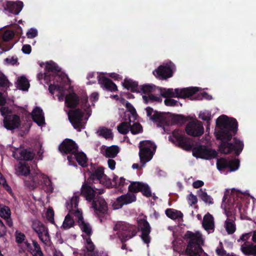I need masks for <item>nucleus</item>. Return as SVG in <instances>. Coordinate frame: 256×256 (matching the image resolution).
I'll list each match as a JSON object with an SVG mask.
<instances>
[{
  "instance_id": "f257e3e1",
  "label": "nucleus",
  "mask_w": 256,
  "mask_h": 256,
  "mask_svg": "<svg viewBox=\"0 0 256 256\" xmlns=\"http://www.w3.org/2000/svg\"><path fill=\"white\" fill-rule=\"evenodd\" d=\"M216 124L220 128V130L215 133L217 139L221 140L220 151L224 154H228L234 151L236 154L238 155L244 148L242 142L234 138V144L228 142L231 140L232 134H235L237 130L238 122L236 119L222 115L217 118Z\"/></svg>"
},
{
  "instance_id": "f03ea898",
  "label": "nucleus",
  "mask_w": 256,
  "mask_h": 256,
  "mask_svg": "<svg viewBox=\"0 0 256 256\" xmlns=\"http://www.w3.org/2000/svg\"><path fill=\"white\" fill-rule=\"evenodd\" d=\"M137 232L136 226L126 222L118 221L114 225L112 233L110 234V238L112 240H119L124 242L136 236Z\"/></svg>"
},
{
  "instance_id": "7ed1b4c3",
  "label": "nucleus",
  "mask_w": 256,
  "mask_h": 256,
  "mask_svg": "<svg viewBox=\"0 0 256 256\" xmlns=\"http://www.w3.org/2000/svg\"><path fill=\"white\" fill-rule=\"evenodd\" d=\"M184 238L188 243L186 252L190 256H208L202 250L201 245L204 244L202 234L199 232L195 233L188 232Z\"/></svg>"
},
{
  "instance_id": "20e7f679",
  "label": "nucleus",
  "mask_w": 256,
  "mask_h": 256,
  "mask_svg": "<svg viewBox=\"0 0 256 256\" xmlns=\"http://www.w3.org/2000/svg\"><path fill=\"white\" fill-rule=\"evenodd\" d=\"M79 201V196L74 195L70 200L66 203V208L69 212L74 214L78 218V226L83 232L84 237H90L92 234V229L89 223L84 220L82 211L78 209V203Z\"/></svg>"
},
{
  "instance_id": "39448f33",
  "label": "nucleus",
  "mask_w": 256,
  "mask_h": 256,
  "mask_svg": "<svg viewBox=\"0 0 256 256\" xmlns=\"http://www.w3.org/2000/svg\"><path fill=\"white\" fill-rule=\"evenodd\" d=\"M30 178V180L24 182L25 185L30 189H34L40 186L46 192H53L54 188L51 180L39 170L32 172Z\"/></svg>"
},
{
  "instance_id": "423d86ee",
  "label": "nucleus",
  "mask_w": 256,
  "mask_h": 256,
  "mask_svg": "<svg viewBox=\"0 0 256 256\" xmlns=\"http://www.w3.org/2000/svg\"><path fill=\"white\" fill-rule=\"evenodd\" d=\"M139 156L141 166L138 164H134L132 165L133 169H138L145 166L146 162L150 161L152 158L153 155L156 151V146L154 144L149 140H144L140 142L139 144Z\"/></svg>"
},
{
  "instance_id": "0eeeda50",
  "label": "nucleus",
  "mask_w": 256,
  "mask_h": 256,
  "mask_svg": "<svg viewBox=\"0 0 256 256\" xmlns=\"http://www.w3.org/2000/svg\"><path fill=\"white\" fill-rule=\"evenodd\" d=\"M90 114L88 110H85L84 112L80 109L72 110L68 112L70 122L74 128L79 132L84 128V124Z\"/></svg>"
},
{
  "instance_id": "6e6552de",
  "label": "nucleus",
  "mask_w": 256,
  "mask_h": 256,
  "mask_svg": "<svg viewBox=\"0 0 256 256\" xmlns=\"http://www.w3.org/2000/svg\"><path fill=\"white\" fill-rule=\"evenodd\" d=\"M168 140L176 146L187 151L191 150L194 145L192 140L185 136L179 130H174L169 136Z\"/></svg>"
},
{
  "instance_id": "1a4fd4ad",
  "label": "nucleus",
  "mask_w": 256,
  "mask_h": 256,
  "mask_svg": "<svg viewBox=\"0 0 256 256\" xmlns=\"http://www.w3.org/2000/svg\"><path fill=\"white\" fill-rule=\"evenodd\" d=\"M174 65L171 62L163 64L153 71L154 75L160 80H166L172 76Z\"/></svg>"
},
{
  "instance_id": "9d476101",
  "label": "nucleus",
  "mask_w": 256,
  "mask_h": 256,
  "mask_svg": "<svg viewBox=\"0 0 256 256\" xmlns=\"http://www.w3.org/2000/svg\"><path fill=\"white\" fill-rule=\"evenodd\" d=\"M78 146L75 142L70 139L65 140L59 146V150L62 153L70 154L67 158L69 164L72 165L73 156L77 152Z\"/></svg>"
},
{
  "instance_id": "9b49d317",
  "label": "nucleus",
  "mask_w": 256,
  "mask_h": 256,
  "mask_svg": "<svg viewBox=\"0 0 256 256\" xmlns=\"http://www.w3.org/2000/svg\"><path fill=\"white\" fill-rule=\"evenodd\" d=\"M32 227L44 244H47L50 240L48 230L45 226L38 220L32 221Z\"/></svg>"
},
{
  "instance_id": "f8f14e48",
  "label": "nucleus",
  "mask_w": 256,
  "mask_h": 256,
  "mask_svg": "<svg viewBox=\"0 0 256 256\" xmlns=\"http://www.w3.org/2000/svg\"><path fill=\"white\" fill-rule=\"evenodd\" d=\"M88 180L90 182H100L108 188L112 186L110 180L104 174L102 168H98L94 172L90 173Z\"/></svg>"
},
{
  "instance_id": "ddd939ff",
  "label": "nucleus",
  "mask_w": 256,
  "mask_h": 256,
  "mask_svg": "<svg viewBox=\"0 0 256 256\" xmlns=\"http://www.w3.org/2000/svg\"><path fill=\"white\" fill-rule=\"evenodd\" d=\"M192 154L198 158L209 160L216 157L217 152L215 150L208 148L205 146H200L192 149Z\"/></svg>"
},
{
  "instance_id": "4468645a",
  "label": "nucleus",
  "mask_w": 256,
  "mask_h": 256,
  "mask_svg": "<svg viewBox=\"0 0 256 256\" xmlns=\"http://www.w3.org/2000/svg\"><path fill=\"white\" fill-rule=\"evenodd\" d=\"M104 192V190L102 188H96L95 186H90L88 182H84L81 188V194H83L89 202L94 198L96 194H102Z\"/></svg>"
},
{
  "instance_id": "2eb2a0df",
  "label": "nucleus",
  "mask_w": 256,
  "mask_h": 256,
  "mask_svg": "<svg viewBox=\"0 0 256 256\" xmlns=\"http://www.w3.org/2000/svg\"><path fill=\"white\" fill-rule=\"evenodd\" d=\"M186 132L190 136H198L204 132L202 122L198 120L190 122L186 126Z\"/></svg>"
},
{
  "instance_id": "dca6fc26",
  "label": "nucleus",
  "mask_w": 256,
  "mask_h": 256,
  "mask_svg": "<svg viewBox=\"0 0 256 256\" xmlns=\"http://www.w3.org/2000/svg\"><path fill=\"white\" fill-rule=\"evenodd\" d=\"M218 169L221 171L226 168H229L230 172L236 170L239 167L238 160H229L224 158L218 160L216 162Z\"/></svg>"
},
{
  "instance_id": "f3484780",
  "label": "nucleus",
  "mask_w": 256,
  "mask_h": 256,
  "mask_svg": "<svg viewBox=\"0 0 256 256\" xmlns=\"http://www.w3.org/2000/svg\"><path fill=\"white\" fill-rule=\"evenodd\" d=\"M128 190L133 192L140 191L144 196L147 197H150L152 195L151 191L148 185L140 182H130V184L128 186Z\"/></svg>"
},
{
  "instance_id": "a211bd4d",
  "label": "nucleus",
  "mask_w": 256,
  "mask_h": 256,
  "mask_svg": "<svg viewBox=\"0 0 256 256\" xmlns=\"http://www.w3.org/2000/svg\"><path fill=\"white\" fill-rule=\"evenodd\" d=\"M136 200V196L134 194H127L118 197L113 204L114 209L121 208L124 205L130 204Z\"/></svg>"
},
{
  "instance_id": "6ab92c4d",
  "label": "nucleus",
  "mask_w": 256,
  "mask_h": 256,
  "mask_svg": "<svg viewBox=\"0 0 256 256\" xmlns=\"http://www.w3.org/2000/svg\"><path fill=\"white\" fill-rule=\"evenodd\" d=\"M4 9L9 12L18 15L22 10L24 4L21 1L16 2L6 1L2 3Z\"/></svg>"
},
{
  "instance_id": "aec40b11",
  "label": "nucleus",
  "mask_w": 256,
  "mask_h": 256,
  "mask_svg": "<svg viewBox=\"0 0 256 256\" xmlns=\"http://www.w3.org/2000/svg\"><path fill=\"white\" fill-rule=\"evenodd\" d=\"M198 87H190L183 88H175L176 98H189L194 94L196 92L199 91Z\"/></svg>"
},
{
  "instance_id": "412c9836",
  "label": "nucleus",
  "mask_w": 256,
  "mask_h": 256,
  "mask_svg": "<svg viewBox=\"0 0 256 256\" xmlns=\"http://www.w3.org/2000/svg\"><path fill=\"white\" fill-rule=\"evenodd\" d=\"M20 124V117L17 115L10 116L4 120V126L8 130H14L18 128Z\"/></svg>"
},
{
  "instance_id": "4be33fe9",
  "label": "nucleus",
  "mask_w": 256,
  "mask_h": 256,
  "mask_svg": "<svg viewBox=\"0 0 256 256\" xmlns=\"http://www.w3.org/2000/svg\"><path fill=\"white\" fill-rule=\"evenodd\" d=\"M92 208L96 214L99 213L104 214L108 210L107 204L102 197L94 198L92 202Z\"/></svg>"
},
{
  "instance_id": "5701e85b",
  "label": "nucleus",
  "mask_w": 256,
  "mask_h": 256,
  "mask_svg": "<svg viewBox=\"0 0 256 256\" xmlns=\"http://www.w3.org/2000/svg\"><path fill=\"white\" fill-rule=\"evenodd\" d=\"M120 152V148L116 145L110 146H102L100 148V152L106 158H115Z\"/></svg>"
},
{
  "instance_id": "b1692460",
  "label": "nucleus",
  "mask_w": 256,
  "mask_h": 256,
  "mask_svg": "<svg viewBox=\"0 0 256 256\" xmlns=\"http://www.w3.org/2000/svg\"><path fill=\"white\" fill-rule=\"evenodd\" d=\"M202 225L208 234L213 232L214 230V222L212 216L207 213L204 217Z\"/></svg>"
},
{
  "instance_id": "393cba45",
  "label": "nucleus",
  "mask_w": 256,
  "mask_h": 256,
  "mask_svg": "<svg viewBox=\"0 0 256 256\" xmlns=\"http://www.w3.org/2000/svg\"><path fill=\"white\" fill-rule=\"evenodd\" d=\"M34 154L27 150H16L13 153L14 158L18 160H32L34 157Z\"/></svg>"
},
{
  "instance_id": "a878e982",
  "label": "nucleus",
  "mask_w": 256,
  "mask_h": 256,
  "mask_svg": "<svg viewBox=\"0 0 256 256\" xmlns=\"http://www.w3.org/2000/svg\"><path fill=\"white\" fill-rule=\"evenodd\" d=\"M82 236L84 240V244L87 250V252L84 254V256H98V253L95 250L94 245L90 238V237H84V234L82 235Z\"/></svg>"
},
{
  "instance_id": "bb28decb",
  "label": "nucleus",
  "mask_w": 256,
  "mask_h": 256,
  "mask_svg": "<svg viewBox=\"0 0 256 256\" xmlns=\"http://www.w3.org/2000/svg\"><path fill=\"white\" fill-rule=\"evenodd\" d=\"M140 228L142 232V238L144 243L148 244L150 242L149 234L150 232V224L148 222L142 220L140 223Z\"/></svg>"
},
{
  "instance_id": "cd10ccee",
  "label": "nucleus",
  "mask_w": 256,
  "mask_h": 256,
  "mask_svg": "<svg viewBox=\"0 0 256 256\" xmlns=\"http://www.w3.org/2000/svg\"><path fill=\"white\" fill-rule=\"evenodd\" d=\"M32 118L39 126L45 124V120L42 110L38 107L36 108L32 112Z\"/></svg>"
},
{
  "instance_id": "c85d7f7f",
  "label": "nucleus",
  "mask_w": 256,
  "mask_h": 256,
  "mask_svg": "<svg viewBox=\"0 0 256 256\" xmlns=\"http://www.w3.org/2000/svg\"><path fill=\"white\" fill-rule=\"evenodd\" d=\"M240 250L245 255L256 256V245L250 242H244L241 245Z\"/></svg>"
},
{
  "instance_id": "c756f323",
  "label": "nucleus",
  "mask_w": 256,
  "mask_h": 256,
  "mask_svg": "<svg viewBox=\"0 0 256 256\" xmlns=\"http://www.w3.org/2000/svg\"><path fill=\"white\" fill-rule=\"evenodd\" d=\"M98 82L102 86L108 90L115 92L117 90L116 86L110 79L102 77L98 79Z\"/></svg>"
},
{
  "instance_id": "7c9ffc66",
  "label": "nucleus",
  "mask_w": 256,
  "mask_h": 256,
  "mask_svg": "<svg viewBox=\"0 0 256 256\" xmlns=\"http://www.w3.org/2000/svg\"><path fill=\"white\" fill-rule=\"evenodd\" d=\"M15 174L18 176H28L30 173L29 166L26 162H20L14 167Z\"/></svg>"
},
{
  "instance_id": "2f4dec72",
  "label": "nucleus",
  "mask_w": 256,
  "mask_h": 256,
  "mask_svg": "<svg viewBox=\"0 0 256 256\" xmlns=\"http://www.w3.org/2000/svg\"><path fill=\"white\" fill-rule=\"evenodd\" d=\"M78 98L74 92H71L66 96L65 104L68 108L75 107L78 104Z\"/></svg>"
},
{
  "instance_id": "473e14b6",
  "label": "nucleus",
  "mask_w": 256,
  "mask_h": 256,
  "mask_svg": "<svg viewBox=\"0 0 256 256\" xmlns=\"http://www.w3.org/2000/svg\"><path fill=\"white\" fill-rule=\"evenodd\" d=\"M49 91L52 94H54L55 91H56L58 92V99L59 101H62L64 100V88L63 86V84H50L49 86Z\"/></svg>"
},
{
  "instance_id": "72a5a7b5",
  "label": "nucleus",
  "mask_w": 256,
  "mask_h": 256,
  "mask_svg": "<svg viewBox=\"0 0 256 256\" xmlns=\"http://www.w3.org/2000/svg\"><path fill=\"white\" fill-rule=\"evenodd\" d=\"M25 244L27 248L30 250V252L33 256H44L40 245L36 241H32V245L34 246L33 249L32 248V246L28 242H25Z\"/></svg>"
},
{
  "instance_id": "f704fd0d",
  "label": "nucleus",
  "mask_w": 256,
  "mask_h": 256,
  "mask_svg": "<svg viewBox=\"0 0 256 256\" xmlns=\"http://www.w3.org/2000/svg\"><path fill=\"white\" fill-rule=\"evenodd\" d=\"M96 134L98 136L102 137L106 140H112L113 134L110 129L105 127H100L96 130Z\"/></svg>"
},
{
  "instance_id": "c9c22d12",
  "label": "nucleus",
  "mask_w": 256,
  "mask_h": 256,
  "mask_svg": "<svg viewBox=\"0 0 256 256\" xmlns=\"http://www.w3.org/2000/svg\"><path fill=\"white\" fill-rule=\"evenodd\" d=\"M76 159L78 164L83 166L85 167L87 166V158L86 154L82 152H77L74 153L73 156L72 160Z\"/></svg>"
},
{
  "instance_id": "e433bc0d",
  "label": "nucleus",
  "mask_w": 256,
  "mask_h": 256,
  "mask_svg": "<svg viewBox=\"0 0 256 256\" xmlns=\"http://www.w3.org/2000/svg\"><path fill=\"white\" fill-rule=\"evenodd\" d=\"M165 213L168 217L172 220L182 219L183 216V214L181 212L172 208L166 209Z\"/></svg>"
},
{
  "instance_id": "4c0bfd02",
  "label": "nucleus",
  "mask_w": 256,
  "mask_h": 256,
  "mask_svg": "<svg viewBox=\"0 0 256 256\" xmlns=\"http://www.w3.org/2000/svg\"><path fill=\"white\" fill-rule=\"evenodd\" d=\"M123 86L132 92L138 90V83L130 79H125L122 82Z\"/></svg>"
},
{
  "instance_id": "58836bf2",
  "label": "nucleus",
  "mask_w": 256,
  "mask_h": 256,
  "mask_svg": "<svg viewBox=\"0 0 256 256\" xmlns=\"http://www.w3.org/2000/svg\"><path fill=\"white\" fill-rule=\"evenodd\" d=\"M16 84L18 88L22 90H27L29 88L28 82L24 76L18 78Z\"/></svg>"
},
{
  "instance_id": "ea45409f",
  "label": "nucleus",
  "mask_w": 256,
  "mask_h": 256,
  "mask_svg": "<svg viewBox=\"0 0 256 256\" xmlns=\"http://www.w3.org/2000/svg\"><path fill=\"white\" fill-rule=\"evenodd\" d=\"M70 214H72L70 213ZM74 224V220L73 218L71 217L70 214H68L64 220V222L62 223V228L64 230H68L71 228H72Z\"/></svg>"
},
{
  "instance_id": "a19ab883",
  "label": "nucleus",
  "mask_w": 256,
  "mask_h": 256,
  "mask_svg": "<svg viewBox=\"0 0 256 256\" xmlns=\"http://www.w3.org/2000/svg\"><path fill=\"white\" fill-rule=\"evenodd\" d=\"M198 194L199 197L206 204H211L214 203L212 198L207 193L202 190V189L198 191Z\"/></svg>"
},
{
  "instance_id": "79ce46f5",
  "label": "nucleus",
  "mask_w": 256,
  "mask_h": 256,
  "mask_svg": "<svg viewBox=\"0 0 256 256\" xmlns=\"http://www.w3.org/2000/svg\"><path fill=\"white\" fill-rule=\"evenodd\" d=\"M224 226L228 234H232L236 230V226L232 220L228 218L225 222Z\"/></svg>"
},
{
  "instance_id": "37998d69",
  "label": "nucleus",
  "mask_w": 256,
  "mask_h": 256,
  "mask_svg": "<svg viewBox=\"0 0 256 256\" xmlns=\"http://www.w3.org/2000/svg\"><path fill=\"white\" fill-rule=\"evenodd\" d=\"M161 96L166 98H176L175 89L164 88L160 91Z\"/></svg>"
},
{
  "instance_id": "c03bdc74",
  "label": "nucleus",
  "mask_w": 256,
  "mask_h": 256,
  "mask_svg": "<svg viewBox=\"0 0 256 256\" xmlns=\"http://www.w3.org/2000/svg\"><path fill=\"white\" fill-rule=\"evenodd\" d=\"M130 126L129 122H123L118 126V130L122 134H126L129 132Z\"/></svg>"
},
{
  "instance_id": "a18cd8bd",
  "label": "nucleus",
  "mask_w": 256,
  "mask_h": 256,
  "mask_svg": "<svg viewBox=\"0 0 256 256\" xmlns=\"http://www.w3.org/2000/svg\"><path fill=\"white\" fill-rule=\"evenodd\" d=\"M113 182H114V184H112L111 186L118 185L122 187L125 185H128L130 182L123 178H118V176H114L113 178Z\"/></svg>"
},
{
  "instance_id": "49530a36",
  "label": "nucleus",
  "mask_w": 256,
  "mask_h": 256,
  "mask_svg": "<svg viewBox=\"0 0 256 256\" xmlns=\"http://www.w3.org/2000/svg\"><path fill=\"white\" fill-rule=\"evenodd\" d=\"M46 68L48 72H59L60 68L54 62H50L46 64Z\"/></svg>"
},
{
  "instance_id": "de8ad7c7",
  "label": "nucleus",
  "mask_w": 256,
  "mask_h": 256,
  "mask_svg": "<svg viewBox=\"0 0 256 256\" xmlns=\"http://www.w3.org/2000/svg\"><path fill=\"white\" fill-rule=\"evenodd\" d=\"M142 98L146 103L152 102H162V99L160 98L154 96L152 94L148 96L144 95Z\"/></svg>"
},
{
  "instance_id": "09e8293b",
  "label": "nucleus",
  "mask_w": 256,
  "mask_h": 256,
  "mask_svg": "<svg viewBox=\"0 0 256 256\" xmlns=\"http://www.w3.org/2000/svg\"><path fill=\"white\" fill-rule=\"evenodd\" d=\"M10 210L8 206H4L0 209V216L3 218H8L10 216Z\"/></svg>"
},
{
  "instance_id": "8fccbe9b",
  "label": "nucleus",
  "mask_w": 256,
  "mask_h": 256,
  "mask_svg": "<svg viewBox=\"0 0 256 256\" xmlns=\"http://www.w3.org/2000/svg\"><path fill=\"white\" fill-rule=\"evenodd\" d=\"M130 130L132 134H136L142 132V128L140 124L136 122L130 126Z\"/></svg>"
},
{
  "instance_id": "3c124183",
  "label": "nucleus",
  "mask_w": 256,
  "mask_h": 256,
  "mask_svg": "<svg viewBox=\"0 0 256 256\" xmlns=\"http://www.w3.org/2000/svg\"><path fill=\"white\" fill-rule=\"evenodd\" d=\"M140 89L144 95L148 96L154 90V87L150 85H144L142 86Z\"/></svg>"
},
{
  "instance_id": "603ef678",
  "label": "nucleus",
  "mask_w": 256,
  "mask_h": 256,
  "mask_svg": "<svg viewBox=\"0 0 256 256\" xmlns=\"http://www.w3.org/2000/svg\"><path fill=\"white\" fill-rule=\"evenodd\" d=\"M14 35V32L12 30H6L4 32L2 40L4 42L9 41L13 38Z\"/></svg>"
},
{
  "instance_id": "864d4df0",
  "label": "nucleus",
  "mask_w": 256,
  "mask_h": 256,
  "mask_svg": "<svg viewBox=\"0 0 256 256\" xmlns=\"http://www.w3.org/2000/svg\"><path fill=\"white\" fill-rule=\"evenodd\" d=\"M199 118L202 120L208 121L211 119V113L208 110L200 112Z\"/></svg>"
},
{
  "instance_id": "5fc2aeb1",
  "label": "nucleus",
  "mask_w": 256,
  "mask_h": 256,
  "mask_svg": "<svg viewBox=\"0 0 256 256\" xmlns=\"http://www.w3.org/2000/svg\"><path fill=\"white\" fill-rule=\"evenodd\" d=\"M126 106L128 110L130 113L133 119L135 120L136 117V112L135 108L130 102H126Z\"/></svg>"
},
{
  "instance_id": "6e6d98bb",
  "label": "nucleus",
  "mask_w": 256,
  "mask_h": 256,
  "mask_svg": "<svg viewBox=\"0 0 256 256\" xmlns=\"http://www.w3.org/2000/svg\"><path fill=\"white\" fill-rule=\"evenodd\" d=\"M187 200L190 206H192V205L196 204L198 202L196 196H194L192 193L190 194L187 196Z\"/></svg>"
},
{
  "instance_id": "4d7b16f0",
  "label": "nucleus",
  "mask_w": 256,
  "mask_h": 256,
  "mask_svg": "<svg viewBox=\"0 0 256 256\" xmlns=\"http://www.w3.org/2000/svg\"><path fill=\"white\" fill-rule=\"evenodd\" d=\"M16 241L18 244H22L24 242L26 245L25 242H24L25 236L24 234L18 232V231L16 232Z\"/></svg>"
},
{
  "instance_id": "13d9d810",
  "label": "nucleus",
  "mask_w": 256,
  "mask_h": 256,
  "mask_svg": "<svg viewBox=\"0 0 256 256\" xmlns=\"http://www.w3.org/2000/svg\"><path fill=\"white\" fill-rule=\"evenodd\" d=\"M47 220L51 223L54 222V212L52 208H48L46 212Z\"/></svg>"
},
{
  "instance_id": "bf43d9fd",
  "label": "nucleus",
  "mask_w": 256,
  "mask_h": 256,
  "mask_svg": "<svg viewBox=\"0 0 256 256\" xmlns=\"http://www.w3.org/2000/svg\"><path fill=\"white\" fill-rule=\"evenodd\" d=\"M222 244V243L220 242L219 246L216 250V253L218 256H226L228 253L224 249Z\"/></svg>"
},
{
  "instance_id": "052dcab7",
  "label": "nucleus",
  "mask_w": 256,
  "mask_h": 256,
  "mask_svg": "<svg viewBox=\"0 0 256 256\" xmlns=\"http://www.w3.org/2000/svg\"><path fill=\"white\" fill-rule=\"evenodd\" d=\"M0 184L8 192H11L12 190L10 186L6 182V179L4 178L2 174L0 172Z\"/></svg>"
},
{
  "instance_id": "680f3d73",
  "label": "nucleus",
  "mask_w": 256,
  "mask_h": 256,
  "mask_svg": "<svg viewBox=\"0 0 256 256\" xmlns=\"http://www.w3.org/2000/svg\"><path fill=\"white\" fill-rule=\"evenodd\" d=\"M38 35V31L36 29L31 28L26 32V36L29 38H33Z\"/></svg>"
},
{
  "instance_id": "e2e57ef3",
  "label": "nucleus",
  "mask_w": 256,
  "mask_h": 256,
  "mask_svg": "<svg viewBox=\"0 0 256 256\" xmlns=\"http://www.w3.org/2000/svg\"><path fill=\"white\" fill-rule=\"evenodd\" d=\"M252 236V233H246L242 235L240 238L238 240V242H248L247 241L249 240L250 237Z\"/></svg>"
},
{
  "instance_id": "0e129e2a",
  "label": "nucleus",
  "mask_w": 256,
  "mask_h": 256,
  "mask_svg": "<svg viewBox=\"0 0 256 256\" xmlns=\"http://www.w3.org/2000/svg\"><path fill=\"white\" fill-rule=\"evenodd\" d=\"M4 61L8 64L14 65L18 62V58L16 57L12 56L6 58Z\"/></svg>"
},
{
  "instance_id": "69168bd1",
  "label": "nucleus",
  "mask_w": 256,
  "mask_h": 256,
  "mask_svg": "<svg viewBox=\"0 0 256 256\" xmlns=\"http://www.w3.org/2000/svg\"><path fill=\"white\" fill-rule=\"evenodd\" d=\"M178 102L176 100L171 98H166L164 100V104L167 106H174L176 105Z\"/></svg>"
},
{
  "instance_id": "338daca9",
  "label": "nucleus",
  "mask_w": 256,
  "mask_h": 256,
  "mask_svg": "<svg viewBox=\"0 0 256 256\" xmlns=\"http://www.w3.org/2000/svg\"><path fill=\"white\" fill-rule=\"evenodd\" d=\"M0 112L1 113V114L4 116L10 113V111L9 110V108L8 107L4 106H0Z\"/></svg>"
},
{
  "instance_id": "774afa93",
  "label": "nucleus",
  "mask_w": 256,
  "mask_h": 256,
  "mask_svg": "<svg viewBox=\"0 0 256 256\" xmlns=\"http://www.w3.org/2000/svg\"><path fill=\"white\" fill-rule=\"evenodd\" d=\"M22 52L25 54H30L32 51L31 46L30 44H24L22 49Z\"/></svg>"
}]
</instances>
